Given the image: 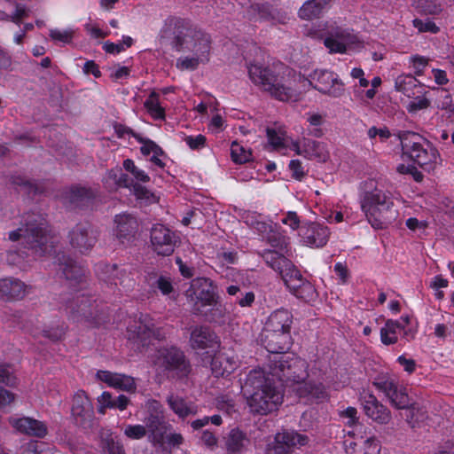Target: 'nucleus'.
Listing matches in <instances>:
<instances>
[{"mask_svg":"<svg viewBox=\"0 0 454 454\" xmlns=\"http://www.w3.org/2000/svg\"><path fill=\"white\" fill-rule=\"evenodd\" d=\"M145 409L148 414L144 419L145 426L127 425L123 434L132 440H140L147 436L148 441L153 445L162 447L164 434L171 427L165 420L162 405L156 400H149L145 403Z\"/></svg>","mask_w":454,"mask_h":454,"instance_id":"5","label":"nucleus"},{"mask_svg":"<svg viewBox=\"0 0 454 454\" xmlns=\"http://www.w3.org/2000/svg\"><path fill=\"white\" fill-rule=\"evenodd\" d=\"M413 25L419 32L436 33L438 31L437 26L429 20H422L415 19L413 20Z\"/></svg>","mask_w":454,"mask_h":454,"instance_id":"56","label":"nucleus"},{"mask_svg":"<svg viewBox=\"0 0 454 454\" xmlns=\"http://www.w3.org/2000/svg\"><path fill=\"white\" fill-rule=\"evenodd\" d=\"M123 168L127 172L132 175L137 182L147 183L150 181L149 176L144 170L138 168L132 160H125L123 161Z\"/></svg>","mask_w":454,"mask_h":454,"instance_id":"42","label":"nucleus"},{"mask_svg":"<svg viewBox=\"0 0 454 454\" xmlns=\"http://www.w3.org/2000/svg\"><path fill=\"white\" fill-rule=\"evenodd\" d=\"M411 101L407 105V110L409 113H417L418 111L427 108L430 106V101L423 95H415Z\"/></svg>","mask_w":454,"mask_h":454,"instance_id":"47","label":"nucleus"},{"mask_svg":"<svg viewBox=\"0 0 454 454\" xmlns=\"http://www.w3.org/2000/svg\"><path fill=\"white\" fill-rule=\"evenodd\" d=\"M28 290L29 287L19 279H0V299H20L28 293Z\"/></svg>","mask_w":454,"mask_h":454,"instance_id":"28","label":"nucleus"},{"mask_svg":"<svg viewBox=\"0 0 454 454\" xmlns=\"http://www.w3.org/2000/svg\"><path fill=\"white\" fill-rule=\"evenodd\" d=\"M239 367V360L233 355L219 353L212 360L211 370L215 377H225Z\"/></svg>","mask_w":454,"mask_h":454,"instance_id":"26","label":"nucleus"},{"mask_svg":"<svg viewBox=\"0 0 454 454\" xmlns=\"http://www.w3.org/2000/svg\"><path fill=\"white\" fill-rule=\"evenodd\" d=\"M284 267L279 270V273L285 282V284L289 283V280L294 282L299 278L302 277L301 272L294 266V264L289 260L283 261Z\"/></svg>","mask_w":454,"mask_h":454,"instance_id":"44","label":"nucleus"},{"mask_svg":"<svg viewBox=\"0 0 454 454\" xmlns=\"http://www.w3.org/2000/svg\"><path fill=\"white\" fill-rule=\"evenodd\" d=\"M297 87V99L309 88L332 98H339L344 91V84L339 75L328 69H315L307 78L301 75Z\"/></svg>","mask_w":454,"mask_h":454,"instance_id":"9","label":"nucleus"},{"mask_svg":"<svg viewBox=\"0 0 454 454\" xmlns=\"http://www.w3.org/2000/svg\"><path fill=\"white\" fill-rule=\"evenodd\" d=\"M157 287L163 295H168L171 299H176V293L173 288V285L169 278L163 276L160 277L157 280Z\"/></svg>","mask_w":454,"mask_h":454,"instance_id":"49","label":"nucleus"},{"mask_svg":"<svg viewBox=\"0 0 454 454\" xmlns=\"http://www.w3.org/2000/svg\"><path fill=\"white\" fill-rule=\"evenodd\" d=\"M411 67L414 69L415 74L421 75L424 69L428 64V59L421 56H412L410 59Z\"/></svg>","mask_w":454,"mask_h":454,"instance_id":"55","label":"nucleus"},{"mask_svg":"<svg viewBox=\"0 0 454 454\" xmlns=\"http://www.w3.org/2000/svg\"><path fill=\"white\" fill-rule=\"evenodd\" d=\"M0 383L8 387H15L18 384V379L14 370L9 364H0Z\"/></svg>","mask_w":454,"mask_h":454,"instance_id":"45","label":"nucleus"},{"mask_svg":"<svg viewBox=\"0 0 454 454\" xmlns=\"http://www.w3.org/2000/svg\"><path fill=\"white\" fill-rule=\"evenodd\" d=\"M361 403L366 416L372 420L380 424H386L389 421L390 411L380 403L371 393L364 392L361 395Z\"/></svg>","mask_w":454,"mask_h":454,"instance_id":"23","label":"nucleus"},{"mask_svg":"<svg viewBox=\"0 0 454 454\" xmlns=\"http://www.w3.org/2000/svg\"><path fill=\"white\" fill-rule=\"evenodd\" d=\"M163 336L162 331L155 328L153 318L147 314L134 317L127 327L128 340L137 349L149 345L152 339L160 340Z\"/></svg>","mask_w":454,"mask_h":454,"instance_id":"11","label":"nucleus"},{"mask_svg":"<svg viewBox=\"0 0 454 454\" xmlns=\"http://www.w3.org/2000/svg\"><path fill=\"white\" fill-rule=\"evenodd\" d=\"M344 447L347 454H380V444L374 437L345 440Z\"/></svg>","mask_w":454,"mask_h":454,"instance_id":"25","label":"nucleus"},{"mask_svg":"<svg viewBox=\"0 0 454 454\" xmlns=\"http://www.w3.org/2000/svg\"><path fill=\"white\" fill-rule=\"evenodd\" d=\"M47 224L41 216H27L17 230L9 232V239L20 241L27 247L35 258H39L53 249L55 238L47 231Z\"/></svg>","mask_w":454,"mask_h":454,"instance_id":"4","label":"nucleus"},{"mask_svg":"<svg viewBox=\"0 0 454 454\" xmlns=\"http://www.w3.org/2000/svg\"><path fill=\"white\" fill-rule=\"evenodd\" d=\"M98 411L102 414L105 413L106 408L114 409V402L113 396L111 393L107 391H104L101 395L98 397Z\"/></svg>","mask_w":454,"mask_h":454,"instance_id":"54","label":"nucleus"},{"mask_svg":"<svg viewBox=\"0 0 454 454\" xmlns=\"http://www.w3.org/2000/svg\"><path fill=\"white\" fill-rule=\"evenodd\" d=\"M92 412V406L87 395L84 391H78L73 398L72 414L76 419H82L86 417H90Z\"/></svg>","mask_w":454,"mask_h":454,"instance_id":"37","label":"nucleus"},{"mask_svg":"<svg viewBox=\"0 0 454 454\" xmlns=\"http://www.w3.org/2000/svg\"><path fill=\"white\" fill-rule=\"evenodd\" d=\"M151 242L154 251L161 255L173 253L176 237L173 231L161 224H156L151 231Z\"/></svg>","mask_w":454,"mask_h":454,"instance_id":"19","label":"nucleus"},{"mask_svg":"<svg viewBox=\"0 0 454 454\" xmlns=\"http://www.w3.org/2000/svg\"><path fill=\"white\" fill-rule=\"evenodd\" d=\"M374 384L378 389L387 396L395 407L398 409L409 407L410 400L405 387H398L393 380L388 379H379Z\"/></svg>","mask_w":454,"mask_h":454,"instance_id":"20","label":"nucleus"},{"mask_svg":"<svg viewBox=\"0 0 454 454\" xmlns=\"http://www.w3.org/2000/svg\"><path fill=\"white\" fill-rule=\"evenodd\" d=\"M267 137L269 144L278 152L286 154L292 151L294 139L289 137L286 131L279 127L276 129H267Z\"/></svg>","mask_w":454,"mask_h":454,"instance_id":"29","label":"nucleus"},{"mask_svg":"<svg viewBox=\"0 0 454 454\" xmlns=\"http://www.w3.org/2000/svg\"><path fill=\"white\" fill-rule=\"evenodd\" d=\"M197 34H204L193 28L189 20L179 17H168L165 20L160 35L170 41L176 48L189 47V43L197 38Z\"/></svg>","mask_w":454,"mask_h":454,"instance_id":"12","label":"nucleus"},{"mask_svg":"<svg viewBox=\"0 0 454 454\" xmlns=\"http://www.w3.org/2000/svg\"><path fill=\"white\" fill-rule=\"evenodd\" d=\"M281 223L290 227L291 230L295 231L300 229V220L295 212H288L286 216L281 219Z\"/></svg>","mask_w":454,"mask_h":454,"instance_id":"57","label":"nucleus"},{"mask_svg":"<svg viewBox=\"0 0 454 454\" xmlns=\"http://www.w3.org/2000/svg\"><path fill=\"white\" fill-rule=\"evenodd\" d=\"M413 4L416 8L420 9L423 12L428 14H434L439 11V7L437 5L429 3L427 0H415Z\"/></svg>","mask_w":454,"mask_h":454,"instance_id":"58","label":"nucleus"},{"mask_svg":"<svg viewBox=\"0 0 454 454\" xmlns=\"http://www.w3.org/2000/svg\"><path fill=\"white\" fill-rule=\"evenodd\" d=\"M357 411L356 408L348 407L346 410L342 411L340 416L343 419H346V424L348 426H353L357 420Z\"/></svg>","mask_w":454,"mask_h":454,"instance_id":"63","label":"nucleus"},{"mask_svg":"<svg viewBox=\"0 0 454 454\" xmlns=\"http://www.w3.org/2000/svg\"><path fill=\"white\" fill-rule=\"evenodd\" d=\"M319 36L331 54L359 51L364 47V42L357 33L348 27L337 26L333 22L325 24Z\"/></svg>","mask_w":454,"mask_h":454,"instance_id":"8","label":"nucleus"},{"mask_svg":"<svg viewBox=\"0 0 454 454\" xmlns=\"http://www.w3.org/2000/svg\"><path fill=\"white\" fill-rule=\"evenodd\" d=\"M30 10L24 5H17L15 12L12 16V20L17 24H20V20L29 16Z\"/></svg>","mask_w":454,"mask_h":454,"instance_id":"64","label":"nucleus"},{"mask_svg":"<svg viewBox=\"0 0 454 454\" xmlns=\"http://www.w3.org/2000/svg\"><path fill=\"white\" fill-rule=\"evenodd\" d=\"M150 363L158 374L173 372L178 377H184L189 372V364L183 352L174 347L158 349L151 356Z\"/></svg>","mask_w":454,"mask_h":454,"instance_id":"10","label":"nucleus"},{"mask_svg":"<svg viewBox=\"0 0 454 454\" xmlns=\"http://www.w3.org/2000/svg\"><path fill=\"white\" fill-rule=\"evenodd\" d=\"M70 244L74 249L85 254L95 245L96 232L89 225H77L70 232Z\"/></svg>","mask_w":454,"mask_h":454,"instance_id":"21","label":"nucleus"},{"mask_svg":"<svg viewBox=\"0 0 454 454\" xmlns=\"http://www.w3.org/2000/svg\"><path fill=\"white\" fill-rule=\"evenodd\" d=\"M367 135L372 140L379 137L380 142H385L390 137V131L386 127L377 128L373 126L368 129Z\"/></svg>","mask_w":454,"mask_h":454,"instance_id":"53","label":"nucleus"},{"mask_svg":"<svg viewBox=\"0 0 454 454\" xmlns=\"http://www.w3.org/2000/svg\"><path fill=\"white\" fill-rule=\"evenodd\" d=\"M215 335L207 326H195L192 329L190 344L192 348L204 349L211 345Z\"/></svg>","mask_w":454,"mask_h":454,"instance_id":"33","label":"nucleus"},{"mask_svg":"<svg viewBox=\"0 0 454 454\" xmlns=\"http://www.w3.org/2000/svg\"><path fill=\"white\" fill-rule=\"evenodd\" d=\"M331 0H308L300 8L298 15L302 20L318 18L329 6Z\"/></svg>","mask_w":454,"mask_h":454,"instance_id":"35","label":"nucleus"},{"mask_svg":"<svg viewBox=\"0 0 454 454\" xmlns=\"http://www.w3.org/2000/svg\"><path fill=\"white\" fill-rule=\"evenodd\" d=\"M185 296L198 309L200 307L213 306L217 302L216 286L209 278H197L192 280L185 291Z\"/></svg>","mask_w":454,"mask_h":454,"instance_id":"14","label":"nucleus"},{"mask_svg":"<svg viewBox=\"0 0 454 454\" xmlns=\"http://www.w3.org/2000/svg\"><path fill=\"white\" fill-rule=\"evenodd\" d=\"M305 434L294 431H283L275 435L274 441L269 445V454H294L290 447H301L308 443Z\"/></svg>","mask_w":454,"mask_h":454,"instance_id":"17","label":"nucleus"},{"mask_svg":"<svg viewBox=\"0 0 454 454\" xmlns=\"http://www.w3.org/2000/svg\"><path fill=\"white\" fill-rule=\"evenodd\" d=\"M250 440L243 431L239 428L231 429L224 437L226 450L232 454L241 453L247 449Z\"/></svg>","mask_w":454,"mask_h":454,"instance_id":"30","label":"nucleus"},{"mask_svg":"<svg viewBox=\"0 0 454 454\" xmlns=\"http://www.w3.org/2000/svg\"><path fill=\"white\" fill-rule=\"evenodd\" d=\"M262 258L268 265L277 271H279L284 267V260H287L285 256L278 252L266 250L262 254Z\"/></svg>","mask_w":454,"mask_h":454,"instance_id":"43","label":"nucleus"},{"mask_svg":"<svg viewBox=\"0 0 454 454\" xmlns=\"http://www.w3.org/2000/svg\"><path fill=\"white\" fill-rule=\"evenodd\" d=\"M289 168L292 172L293 177L297 180H301L305 176L304 168L299 160H292L289 163Z\"/></svg>","mask_w":454,"mask_h":454,"instance_id":"60","label":"nucleus"},{"mask_svg":"<svg viewBox=\"0 0 454 454\" xmlns=\"http://www.w3.org/2000/svg\"><path fill=\"white\" fill-rule=\"evenodd\" d=\"M179 50H189L193 55L180 57L176 60V67L180 70H194L200 64L209 60L210 39L206 34H197V38L189 43V47L178 48Z\"/></svg>","mask_w":454,"mask_h":454,"instance_id":"13","label":"nucleus"},{"mask_svg":"<svg viewBox=\"0 0 454 454\" xmlns=\"http://www.w3.org/2000/svg\"><path fill=\"white\" fill-rule=\"evenodd\" d=\"M292 151L308 160L325 161L329 157L326 145L324 143L306 137L294 140Z\"/></svg>","mask_w":454,"mask_h":454,"instance_id":"18","label":"nucleus"},{"mask_svg":"<svg viewBox=\"0 0 454 454\" xmlns=\"http://www.w3.org/2000/svg\"><path fill=\"white\" fill-rule=\"evenodd\" d=\"M46 446L43 442L30 441L23 448L22 454H48L50 450L45 451Z\"/></svg>","mask_w":454,"mask_h":454,"instance_id":"52","label":"nucleus"},{"mask_svg":"<svg viewBox=\"0 0 454 454\" xmlns=\"http://www.w3.org/2000/svg\"><path fill=\"white\" fill-rule=\"evenodd\" d=\"M231 159L236 163H246L251 159V152L237 142H233L231 146Z\"/></svg>","mask_w":454,"mask_h":454,"instance_id":"41","label":"nucleus"},{"mask_svg":"<svg viewBox=\"0 0 454 454\" xmlns=\"http://www.w3.org/2000/svg\"><path fill=\"white\" fill-rule=\"evenodd\" d=\"M408 317H402L399 320L388 319L380 329V341L388 346L395 344L400 336L409 339L414 337V333L407 328Z\"/></svg>","mask_w":454,"mask_h":454,"instance_id":"16","label":"nucleus"},{"mask_svg":"<svg viewBox=\"0 0 454 454\" xmlns=\"http://www.w3.org/2000/svg\"><path fill=\"white\" fill-rule=\"evenodd\" d=\"M250 81L279 101H296L301 74L282 63L264 66L251 64L247 67Z\"/></svg>","mask_w":454,"mask_h":454,"instance_id":"2","label":"nucleus"},{"mask_svg":"<svg viewBox=\"0 0 454 454\" xmlns=\"http://www.w3.org/2000/svg\"><path fill=\"white\" fill-rule=\"evenodd\" d=\"M114 223L117 235L120 237L126 236L137 227L136 219L127 214L117 215L114 219Z\"/></svg>","mask_w":454,"mask_h":454,"instance_id":"39","label":"nucleus"},{"mask_svg":"<svg viewBox=\"0 0 454 454\" xmlns=\"http://www.w3.org/2000/svg\"><path fill=\"white\" fill-rule=\"evenodd\" d=\"M96 377L109 387L118 390L134 392L137 388L135 379L126 374L100 370L97 372Z\"/></svg>","mask_w":454,"mask_h":454,"instance_id":"22","label":"nucleus"},{"mask_svg":"<svg viewBox=\"0 0 454 454\" xmlns=\"http://www.w3.org/2000/svg\"><path fill=\"white\" fill-rule=\"evenodd\" d=\"M12 427L18 432L35 437H43L47 434L46 425L29 417L13 416L9 419Z\"/></svg>","mask_w":454,"mask_h":454,"instance_id":"24","label":"nucleus"},{"mask_svg":"<svg viewBox=\"0 0 454 454\" xmlns=\"http://www.w3.org/2000/svg\"><path fill=\"white\" fill-rule=\"evenodd\" d=\"M292 317V314L288 310L277 309L269 316L265 323L262 333V340L267 350L273 356L286 355L284 351L289 348Z\"/></svg>","mask_w":454,"mask_h":454,"instance_id":"6","label":"nucleus"},{"mask_svg":"<svg viewBox=\"0 0 454 454\" xmlns=\"http://www.w3.org/2000/svg\"><path fill=\"white\" fill-rule=\"evenodd\" d=\"M167 432L164 434V442L167 443L170 447H177L183 443L184 438L180 434L171 433L166 435Z\"/></svg>","mask_w":454,"mask_h":454,"instance_id":"62","label":"nucleus"},{"mask_svg":"<svg viewBox=\"0 0 454 454\" xmlns=\"http://www.w3.org/2000/svg\"><path fill=\"white\" fill-rule=\"evenodd\" d=\"M167 402L169 408L180 419H184L198 412V407L193 403L188 402L180 396L171 395L168 397Z\"/></svg>","mask_w":454,"mask_h":454,"instance_id":"34","label":"nucleus"},{"mask_svg":"<svg viewBox=\"0 0 454 454\" xmlns=\"http://www.w3.org/2000/svg\"><path fill=\"white\" fill-rule=\"evenodd\" d=\"M132 192L136 198L145 203H154L158 201L157 196L139 184L133 185Z\"/></svg>","mask_w":454,"mask_h":454,"instance_id":"46","label":"nucleus"},{"mask_svg":"<svg viewBox=\"0 0 454 454\" xmlns=\"http://www.w3.org/2000/svg\"><path fill=\"white\" fill-rule=\"evenodd\" d=\"M133 137L142 145L140 150L144 155L149 156L155 152H160V148L153 141L144 138L138 134H134Z\"/></svg>","mask_w":454,"mask_h":454,"instance_id":"48","label":"nucleus"},{"mask_svg":"<svg viewBox=\"0 0 454 454\" xmlns=\"http://www.w3.org/2000/svg\"><path fill=\"white\" fill-rule=\"evenodd\" d=\"M298 236L303 246L310 248H322L329 241L331 230L324 223L306 222L300 227Z\"/></svg>","mask_w":454,"mask_h":454,"instance_id":"15","label":"nucleus"},{"mask_svg":"<svg viewBox=\"0 0 454 454\" xmlns=\"http://www.w3.org/2000/svg\"><path fill=\"white\" fill-rule=\"evenodd\" d=\"M286 286L294 295L306 301L313 300L316 295L314 286L302 277L294 282L289 280Z\"/></svg>","mask_w":454,"mask_h":454,"instance_id":"36","label":"nucleus"},{"mask_svg":"<svg viewBox=\"0 0 454 454\" xmlns=\"http://www.w3.org/2000/svg\"><path fill=\"white\" fill-rule=\"evenodd\" d=\"M144 106L154 120L165 119V108L161 106L159 93L152 91L145 99Z\"/></svg>","mask_w":454,"mask_h":454,"instance_id":"38","label":"nucleus"},{"mask_svg":"<svg viewBox=\"0 0 454 454\" xmlns=\"http://www.w3.org/2000/svg\"><path fill=\"white\" fill-rule=\"evenodd\" d=\"M119 172H120V169H114V168L107 171V173L106 174V176L103 179V182L106 187L111 189V188H114L117 186L115 184H116V182L118 179Z\"/></svg>","mask_w":454,"mask_h":454,"instance_id":"61","label":"nucleus"},{"mask_svg":"<svg viewBox=\"0 0 454 454\" xmlns=\"http://www.w3.org/2000/svg\"><path fill=\"white\" fill-rule=\"evenodd\" d=\"M325 372L317 378L308 374L306 362L294 355H274L270 357L266 368L249 372L242 392L251 411L264 415L276 411L281 404L284 384H296L295 390L300 397L321 401L327 398V389L340 387Z\"/></svg>","mask_w":454,"mask_h":454,"instance_id":"1","label":"nucleus"},{"mask_svg":"<svg viewBox=\"0 0 454 454\" xmlns=\"http://www.w3.org/2000/svg\"><path fill=\"white\" fill-rule=\"evenodd\" d=\"M361 209L373 229L381 230L395 220L397 212L393 209L389 192L383 190L374 180L365 184V191L360 200Z\"/></svg>","mask_w":454,"mask_h":454,"instance_id":"3","label":"nucleus"},{"mask_svg":"<svg viewBox=\"0 0 454 454\" xmlns=\"http://www.w3.org/2000/svg\"><path fill=\"white\" fill-rule=\"evenodd\" d=\"M395 89L409 98L421 94L422 84L411 74H400L395 80Z\"/></svg>","mask_w":454,"mask_h":454,"instance_id":"31","label":"nucleus"},{"mask_svg":"<svg viewBox=\"0 0 454 454\" xmlns=\"http://www.w3.org/2000/svg\"><path fill=\"white\" fill-rule=\"evenodd\" d=\"M75 35V29L73 27L52 28L50 29L49 36L57 44H70Z\"/></svg>","mask_w":454,"mask_h":454,"instance_id":"40","label":"nucleus"},{"mask_svg":"<svg viewBox=\"0 0 454 454\" xmlns=\"http://www.w3.org/2000/svg\"><path fill=\"white\" fill-rule=\"evenodd\" d=\"M184 141L191 149L197 150L205 145L206 137L203 135L188 136L184 138Z\"/></svg>","mask_w":454,"mask_h":454,"instance_id":"59","label":"nucleus"},{"mask_svg":"<svg viewBox=\"0 0 454 454\" xmlns=\"http://www.w3.org/2000/svg\"><path fill=\"white\" fill-rule=\"evenodd\" d=\"M247 224L254 226V228L261 233L264 238L267 239L269 243L276 248H278L280 251H283L286 247V238L282 236L279 232H278L271 224L267 223L263 221H249V219L246 220Z\"/></svg>","mask_w":454,"mask_h":454,"instance_id":"27","label":"nucleus"},{"mask_svg":"<svg viewBox=\"0 0 454 454\" xmlns=\"http://www.w3.org/2000/svg\"><path fill=\"white\" fill-rule=\"evenodd\" d=\"M90 198V192L87 189L82 187L72 188L68 194L67 199L70 203L77 204Z\"/></svg>","mask_w":454,"mask_h":454,"instance_id":"50","label":"nucleus"},{"mask_svg":"<svg viewBox=\"0 0 454 454\" xmlns=\"http://www.w3.org/2000/svg\"><path fill=\"white\" fill-rule=\"evenodd\" d=\"M103 448L108 454H124L123 447L110 435L103 440Z\"/></svg>","mask_w":454,"mask_h":454,"instance_id":"51","label":"nucleus"},{"mask_svg":"<svg viewBox=\"0 0 454 454\" xmlns=\"http://www.w3.org/2000/svg\"><path fill=\"white\" fill-rule=\"evenodd\" d=\"M403 153L427 171L434 170L441 164L442 159L437 149L414 132L399 135Z\"/></svg>","mask_w":454,"mask_h":454,"instance_id":"7","label":"nucleus"},{"mask_svg":"<svg viewBox=\"0 0 454 454\" xmlns=\"http://www.w3.org/2000/svg\"><path fill=\"white\" fill-rule=\"evenodd\" d=\"M57 263L59 270L61 274L69 280H80L84 276V269L76 264L71 258L66 257L64 254H57Z\"/></svg>","mask_w":454,"mask_h":454,"instance_id":"32","label":"nucleus"}]
</instances>
